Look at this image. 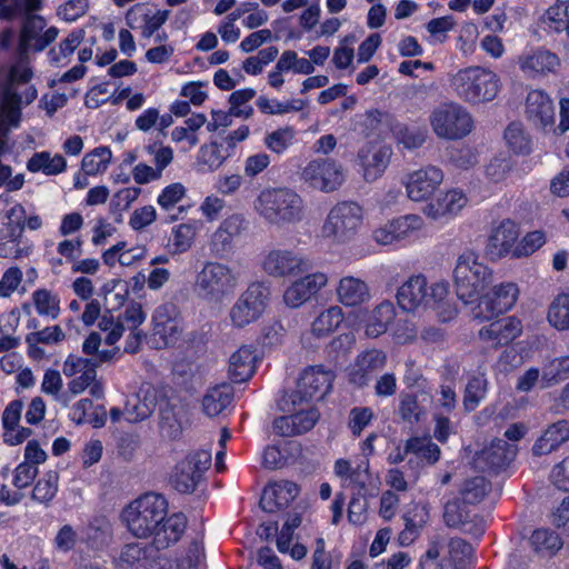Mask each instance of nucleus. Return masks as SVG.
I'll return each instance as SVG.
<instances>
[{
  "label": "nucleus",
  "instance_id": "obj_1",
  "mask_svg": "<svg viewBox=\"0 0 569 569\" xmlns=\"http://www.w3.org/2000/svg\"><path fill=\"white\" fill-rule=\"evenodd\" d=\"M128 531L139 539L151 538L156 550H164L177 543L187 528L182 512L168 513L164 496L147 492L131 501L122 511Z\"/></svg>",
  "mask_w": 569,
  "mask_h": 569
},
{
  "label": "nucleus",
  "instance_id": "obj_2",
  "mask_svg": "<svg viewBox=\"0 0 569 569\" xmlns=\"http://www.w3.org/2000/svg\"><path fill=\"white\" fill-rule=\"evenodd\" d=\"M253 207L267 223L276 227L299 223L306 214L302 197L290 188L263 189Z\"/></svg>",
  "mask_w": 569,
  "mask_h": 569
},
{
  "label": "nucleus",
  "instance_id": "obj_3",
  "mask_svg": "<svg viewBox=\"0 0 569 569\" xmlns=\"http://www.w3.org/2000/svg\"><path fill=\"white\" fill-rule=\"evenodd\" d=\"M239 284V273L229 264L206 261L194 278L193 291L207 302L220 303L233 295Z\"/></svg>",
  "mask_w": 569,
  "mask_h": 569
},
{
  "label": "nucleus",
  "instance_id": "obj_4",
  "mask_svg": "<svg viewBox=\"0 0 569 569\" xmlns=\"http://www.w3.org/2000/svg\"><path fill=\"white\" fill-rule=\"evenodd\" d=\"M451 87L462 100L480 103L492 101L500 91L501 83L496 72L482 67H469L452 77Z\"/></svg>",
  "mask_w": 569,
  "mask_h": 569
},
{
  "label": "nucleus",
  "instance_id": "obj_5",
  "mask_svg": "<svg viewBox=\"0 0 569 569\" xmlns=\"http://www.w3.org/2000/svg\"><path fill=\"white\" fill-rule=\"evenodd\" d=\"M492 272L472 251L461 253L453 269V284L457 297L463 303H471L480 298L481 292L491 281Z\"/></svg>",
  "mask_w": 569,
  "mask_h": 569
},
{
  "label": "nucleus",
  "instance_id": "obj_6",
  "mask_svg": "<svg viewBox=\"0 0 569 569\" xmlns=\"http://www.w3.org/2000/svg\"><path fill=\"white\" fill-rule=\"evenodd\" d=\"M363 222V209L356 201H340L328 212L321 232L323 238L336 243L355 239Z\"/></svg>",
  "mask_w": 569,
  "mask_h": 569
},
{
  "label": "nucleus",
  "instance_id": "obj_7",
  "mask_svg": "<svg viewBox=\"0 0 569 569\" xmlns=\"http://www.w3.org/2000/svg\"><path fill=\"white\" fill-rule=\"evenodd\" d=\"M448 293V287L443 282H435L428 286L427 278L422 274L411 276L397 291V302L403 311L412 312L437 306Z\"/></svg>",
  "mask_w": 569,
  "mask_h": 569
},
{
  "label": "nucleus",
  "instance_id": "obj_8",
  "mask_svg": "<svg viewBox=\"0 0 569 569\" xmlns=\"http://www.w3.org/2000/svg\"><path fill=\"white\" fill-rule=\"evenodd\" d=\"M270 288L266 282L256 281L239 296L229 311L234 328H244L256 322L266 311Z\"/></svg>",
  "mask_w": 569,
  "mask_h": 569
},
{
  "label": "nucleus",
  "instance_id": "obj_9",
  "mask_svg": "<svg viewBox=\"0 0 569 569\" xmlns=\"http://www.w3.org/2000/svg\"><path fill=\"white\" fill-rule=\"evenodd\" d=\"M430 123L439 138L448 140L462 139L473 128L471 114L458 103H447L435 109Z\"/></svg>",
  "mask_w": 569,
  "mask_h": 569
},
{
  "label": "nucleus",
  "instance_id": "obj_10",
  "mask_svg": "<svg viewBox=\"0 0 569 569\" xmlns=\"http://www.w3.org/2000/svg\"><path fill=\"white\" fill-rule=\"evenodd\" d=\"M262 270L277 279L296 278L312 269L311 260L302 252L287 248H272L261 260Z\"/></svg>",
  "mask_w": 569,
  "mask_h": 569
},
{
  "label": "nucleus",
  "instance_id": "obj_11",
  "mask_svg": "<svg viewBox=\"0 0 569 569\" xmlns=\"http://www.w3.org/2000/svg\"><path fill=\"white\" fill-rule=\"evenodd\" d=\"M210 449H199L190 452L179 461L171 475V485L180 493H191L198 487L203 473L211 466Z\"/></svg>",
  "mask_w": 569,
  "mask_h": 569
},
{
  "label": "nucleus",
  "instance_id": "obj_12",
  "mask_svg": "<svg viewBox=\"0 0 569 569\" xmlns=\"http://www.w3.org/2000/svg\"><path fill=\"white\" fill-rule=\"evenodd\" d=\"M301 180L321 192H333L345 182L342 164L331 158L309 161L301 171Z\"/></svg>",
  "mask_w": 569,
  "mask_h": 569
},
{
  "label": "nucleus",
  "instance_id": "obj_13",
  "mask_svg": "<svg viewBox=\"0 0 569 569\" xmlns=\"http://www.w3.org/2000/svg\"><path fill=\"white\" fill-rule=\"evenodd\" d=\"M518 296L519 289L513 282L495 286L489 293L480 298L479 303L473 308V318L489 321L509 311L515 306Z\"/></svg>",
  "mask_w": 569,
  "mask_h": 569
},
{
  "label": "nucleus",
  "instance_id": "obj_14",
  "mask_svg": "<svg viewBox=\"0 0 569 569\" xmlns=\"http://www.w3.org/2000/svg\"><path fill=\"white\" fill-rule=\"evenodd\" d=\"M333 373L320 366L306 369L298 381L297 390L291 392L289 399L292 405L322 399L331 389Z\"/></svg>",
  "mask_w": 569,
  "mask_h": 569
},
{
  "label": "nucleus",
  "instance_id": "obj_15",
  "mask_svg": "<svg viewBox=\"0 0 569 569\" xmlns=\"http://www.w3.org/2000/svg\"><path fill=\"white\" fill-rule=\"evenodd\" d=\"M47 21L39 14H26L23 17L19 43L23 50H32L34 52L43 51L58 37L59 29L57 27L47 28Z\"/></svg>",
  "mask_w": 569,
  "mask_h": 569
},
{
  "label": "nucleus",
  "instance_id": "obj_16",
  "mask_svg": "<svg viewBox=\"0 0 569 569\" xmlns=\"http://www.w3.org/2000/svg\"><path fill=\"white\" fill-rule=\"evenodd\" d=\"M387 355L382 350L368 349L359 353L348 369V379L359 388L368 386L376 375L385 368Z\"/></svg>",
  "mask_w": 569,
  "mask_h": 569
},
{
  "label": "nucleus",
  "instance_id": "obj_17",
  "mask_svg": "<svg viewBox=\"0 0 569 569\" xmlns=\"http://www.w3.org/2000/svg\"><path fill=\"white\" fill-rule=\"evenodd\" d=\"M516 62L523 76L530 79L552 73L560 64L557 54L542 48L525 50L517 57Z\"/></svg>",
  "mask_w": 569,
  "mask_h": 569
},
{
  "label": "nucleus",
  "instance_id": "obj_18",
  "mask_svg": "<svg viewBox=\"0 0 569 569\" xmlns=\"http://www.w3.org/2000/svg\"><path fill=\"white\" fill-rule=\"evenodd\" d=\"M443 181V172L436 166H427L408 174L406 191L412 201L427 200Z\"/></svg>",
  "mask_w": 569,
  "mask_h": 569
},
{
  "label": "nucleus",
  "instance_id": "obj_19",
  "mask_svg": "<svg viewBox=\"0 0 569 569\" xmlns=\"http://www.w3.org/2000/svg\"><path fill=\"white\" fill-rule=\"evenodd\" d=\"M328 283L323 272L308 273L293 281L283 292V302L289 308H299L316 296Z\"/></svg>",
  "mask_w": 569,
  "mask_h": 569
},
{
  "label": "nucleus",
  "instance_id": "obj_20",
  "mask_svg": "<svg viewBox=\"0 0 569 569\" xmlns=\"http://www.w3.org/2000/svg\"><path fill=\"white\" fill-rule=\"evenodd\" d=\"M518 452V447L503 439H495L480 451L476 462L489 472L498 473L510 466Z\"/></svg>",
  "mask_w": 569,
  "mask_h": 569
},
{
  "label": "nucleus",
  "instance_id": "obj_21",
  "mask_svg": "<svg viewBox=\"0 0 569 569\" xmlns=\"http://www.w3.org/2000/svg\"><path fill=\"white\" fill-rule=\"evenodd\" d=\"M522 332V323L516 317H506L490 322L479 330V339L492 348L509 345Z\"/></svg>",
  "mask_w": 569,
  "mask_h": 569
},
{
  "label": "nucleus",
  "instance_id": "obj_22",
  "mask_svg": "<svg viewBox=\"0 0 569 569\" xmlns=\"http://www.w3.org/2000/svg\"><path fill=\"white\" fill-rule=\"evenodd\" d=\"M391 154V149L386 146L379 147L371 143L363 146L358 151V160L365 180L372 182L379 179L389 166Z\"/></svg>",
  "mask_w": 569,
  "mask_h": 569
},
{
  "label": "nucleus",
  "instance_id": "obj_23",
  "mask_svg": "<svg viewBox=\"0 0 569 569\" xmlns=\"http://www.w3.org/2000/svg\"><path fill=\"white\" fill-rule=\"evenodd\" d=\"M520 230L518 224L510 220H502L495 227L488 238L487 253L495 258L512 256V250L518 243Z\"/></svg>",
  "mask_w": 569,
  "mask_h": 569
},
{
  "label": "nucleus",
  "instance_id": "obj_24",
  "mask_svg": "<svg viewBox=\"0 0 569 569\" xmlns=\"http://www.w3.org/2000/svg\"><path fill=\"white\" fill-rule=\"evenodd\" d=\"M299 487L289 480L270 482L262 491L260 507L266 512H277L287 508L298 496Z\"/></svg>",
  "mask_w": 569,
  "mask_h": 569
},
{
  "label": "nucleus",
  "instance_id": "obj_25",
  "mask_svg": "<svg viewBox=\"0 0 569 569\" xmlns=\"http://www.w3.org/2000/svg\"><path fill=\"white\" fill-rule=\"evenodd\" d=\"M525 112L527 119L537 127L547 128L555 123V106L543 90L535 89L528 92Z\"/></svg>",
  "mask_w": 569,
  "mask_h": 569
},
{
  "label": "nucleus",
  "instance_id": "obj_26",
  "mask_svg": "<svg viewBox=\"0 0 569 569\" xmlns=\"http://www.w3.org/2000/svg\"><path fill=\"white\" fill-rule=\"evenodd\" d=\"M319 419L317 409L301 410L290 416H282L273 421L274 433L281 437L302 435L312 429Z\"/></svg>",
  "mask_w": 569,
  "mask_h": 569
},
{
  "label": "nucleus",
  "instance_id": "obj_27",
  "mask_svg": "<svg viewBox=\"0 0 569 569\" xmlns=\"http://www.w3.org/2000/svg\"><path fill=\"white\" fill-rule=\"evenodd\" d=\"M144 320L146 313L142 310L141 303L131 301L126 306L122 311V321L126 323L124 331H129L124 346L126 352L136 353L140 349L146 335L139 329V327L144 322Z\"/></svg>",
  "mask_w": 569,
  "mask_h": 569
},
{
  "label": "nucleus",
  "instance_id": "obj_28",
  "mask_svg": "<svg viewBox=\"0 0 569 569\" xmlns=\"http://www.w3.org/2000/svg\"><path fill=\"white\" fill-rule=\"evenodd\" d=\"M467 201L468 199L461 190L452 189L429 202L425 208V213L433 220L453 217L467 204Z\"/></svg>",
  "mask_w": 569,
  "mask_h": 569
},
{
  "label": "nucleus",
  "instance_id": "obj_29",
  "mask_svg": "<svg viewBox=\"0 0 569 569\" xmlns=\"http://www.w3.org/2000/svg\"><path fill=\"white\" fill-rule=\"evenodd\" d=\"M257 350L252 346H242L229 360V376L234 383L247 381L256 371Z\"/></svg>",
  "mask_w": 569,
  "mask_h": 569
},
{
  "label": "nucleus",
  "instance_id": "obj_30",
  "mask_svg": "<svg viewBox=\"0 0 569 569\" xmlns=\"http://www.w3.org/2000/svg\"><path fill=\"white\" fill-rule=\"evenodd\" d=\"M153 547L141 542H131L122 548L118 566L120 569H153Z\"/></svg>",
  "mask_w": 569,
  "mask_h": 569
},
{
  "label": "nucleus",
  "instance_id": "obj_31",
  "mask_svg": "<svg viewBox=\"0 0 569 569\" xmlns=\"http://www.w3.org/2000/svg\"><path fill=\"white\" fill-rule=\"evenodd\" d=\"M569 440V421L559 420L550 425L532 447L535 456H543L558 449Z\"/></svg>",
  "mask_w": 569,
  "mask_h": 569
},
{
  "label": "nucleus",
  "instance_id": "obj_32",
  "mask_svg": "<svg viewBox=\"0 0 569 569\" xmlns=\"http://www.w3.org/2000/svg\"><path fill=\"white\" fill-rule=\"evenodd\" d=\"M187 189L180 182H173L164 187L157 198L161 210L168 213L169 221H176L187 212L186 206L181 204L186 198Z\"/></svg>",
  "mask_w": 569,
  "mask_h": 569
},
{
  "label": "nucleus",
  "instance_id": "obj_33",
  "mask_svg": "<svg viewBox=\"0 0 569 569\" xmlns=\"http://www.w3.org/2000/svg\"><path fill=\"white\" fill-rule=\"evenodd\" d=\"M337 295L339 301L347 307H356L370 299L368 284L363 280L352 276L340 279Z\"/></svg>",
  "mask_w": 569,
  "mask_h": 569
},
{
  "label": "nucleus",
  "instance_id": "obj_34",
  "mask_svg": "<svg viewBox=\"0 0 569 569\" xmlns=\"http://www.w3.org/2000/svg\"><path fill=\"white\" fill-rule=\"evenodd\" d=\"M22 97L16 88L2 86L0 90V124L17 128L21 120Z\"/></svg>",
  "mask_w": 569,
  "mask_h": 569
},
{
  "label": "nucleus",
  "instance_id": "obj_35",
  "mask_svg": "<svg viewBox=\"0 0 569 569\" xmlns=\"http://www.w3.org/2000/svg\"><path fill=\"white\" fill-rule=\"evenodd\" d=\"M429 512L425 506L415 503L403 515L405 529L399 535L401 545L413 542L428 522Z\"/></svg>",
  "mask_w": 569,
  "mask_h": 569
},
{
  "label": "nucleus",
  "instance_id": "obj_36",
  "mask_svg": "<svg viewBox=\"0 0 569 569\" xmlns=\"http://www.w3.org/2000/svg\"><path fill=\"white\" fill-rule=\"evenodd\" d=\"M233 400L230 385L222 383L210 388L202 399L203 412L209 417L219 416Z\"/></svg>",
  "mask_w": 569,
  "mask_h": 569
},
{
  "label": "nucleus",
  "instance_id": "obj_37",
  "mask_svg": "<svg viewBox=\"0 0 569 569\" xmlns=\"http://www.w3.org/2000/svg\"><path fill=\"white\" fill-rule=\"evenodd\" d=\"M396 317L395 306L390 301L379 303L368 317L366 323V335L370 338H377L385 333Z\"/></svg>",
  "mask_w": 569,
  "mask_h": 569
},
{
  "label": "nucleus",
  "instance_id": "obj_38",
  "mask_svg": "<svg viewBox=\"0 0 569 569\" xmlns=\"http://www.w3.org/2000/svg\"><path fill=\"white\" fill-rule=\"evenodd\" d=\"M156 397L147 393L141 397V392L129 398L124 406V419L130 423H138L148 419L156 409Z\"/></svg>",
  "mask_w": 569,
  "mask_h": 569
},
{
  "label": "nucleus",
  "instance_id": "obj_39",
  "mask_svg": "<svg viewBox=\"0 0 569 569\" xmlns=\"http://www.w3.org/2000/svg\"><path fill=\"white\" fill-rule=\"evenodd\" d=\"M86 543L93 549H100L108 543L112 536L110 521L103 517H94L82 531Z\"/></svg>",
  "mask_w": 569,
  "mask_h": 569
},
{
  "label": "nucleus",
  "instance_id": "obj_40",
  "mask_svg": "<svg viewBox=\"0 0 569 569\" xmlns=\"http://www.w3.org/2000/svg\"><path fill=\"white\" fill-rule=\"evenodd\" d=\"M345 315L338 306H332L319 313L311 323V333L317 338L332 333L343 321Z\"/></svg>",
  "mask_w": 569,
  "mask_h": 569
},
{
  "label": "nucleus",
  "instance_id": "obj_41",
  "mask_svg": "<svg viewBox=\"0 0 569 569\" xmlns=\"http://www.w3.org/2000/svg\"><path fill=\"white\" fill-rule=\"evenodd\" d=\"M32 303L40 317L57 319L60 315V298L52 291L40 288L31 295Z\"/></svg>",
  "mask_w": 569,
  "mask_h": 569
},
{
  "label": "nucleus",
  "instance_id": "obj_42",
  "mask_svg": "<svg viewBox=\"0 0 569 569\" xmlns=\"http://www.w3.org/2000/svg\"><path fill=\"white\" fill-rule=\"evenodd\" d=\"M405 453H412L428 465H435L440 459L441 450L429 438L412 437L405 443Z\"/></svg>",
  "mask_w": 569,
  "mask_h": 569
},
{
  "label": "nucleus",
  "instance_id": "obj_43",
  "mask_svg": "<svg viewBox=\"0 0 569 569\" xmlns=\"http://www.w3.org/2000/svg\"><path fill=\"white\" fill-rule=\"evenodd\" d=\"M547 319L557 330H569V291L559 293L551 301Z\"/></svg>",
  "mask_w": 569,
  "mask_h": 569
},
{
  "label": "nucleus",
  "instance_id": "obj_44",
  "mask_svg": "<svg viewBox=\"0 0 569 569\" xmlns=\"http://www.w3.org/2000/svg\"><path fill=\"white\" fill-rule=\"evenodd\" d=\"M41 7V0H0V20L11 21L20 14H34Z\"/></svg>",
  "mask_w": 569,
  "mask_h": 569
},
{
  "label": "nucleus",
  "instance_id": "obj_45",
  "mask_svg": "<svg viewBox=\"0 0 569 569\" xmlns=\"http://www.w3.org/2000/svg\"><path fill=\"white\" fill-rule=\"evenodd\" d=\"M391 130L397 143L408 150L420 148L426 141V130L416 126L396 123Z\"/></svg>",
  "mask_w": 569,
  "mask_h": 569
},
{
  "label": "nucleus",
  "instance_id": "obj_46",
  "mask_svg": "<svg viewBox=\"0 0 569 569\" xmlns=\"http://www.w3.org/2000/svg\"><path fill=\"white\" fill-rule=\"evenodd\" d=\"M490 490V482L482 476L466 479L459 489V497L463 503H479Z\"/></svg>",
  "mask_w": 569,
  "mask_h": 569
},
{
  "label": "nucleus",
  "instance_id": "obj_47",
  "mask_svg": "<svg viewBox=\"0 0 569 569\" xmlns=\"http://www.w3.org/2000/svg\"><path fill=\"white\" fill-rule=\"evenodd\" d=\"M468 503L457 496L445 505L443 519L448 527H466L470 522Z\"/></svg>",
  "mask_w": 569,
  "mask_h": 569
},
{
  "label": "nucleus",
  "instance_id": "obj_48",
  "mask_svg": "<svg viewBox=\"0 0 569 569\" xmlns=\"http://www.w3.org/2000/svg\"><path fill=\"white\" fill-rule=\"evenodd\" d=\"M515 167L513 160L509 156L493 157L485 167V176L489 183H503Z\"/></svg>",
  "mask_w": 569,
  "mask_h": 569
},
{
  "label": "nucleus",
  "instance_id": "obj_49",
  "mask_svg": "<svg viewBox=\"0 0 569 569\" xmlns=\"http://www.w3.org/2000/svg\"><path fill=\"white\" fill-rule=\"evenodd\" d=\"M112 153L108 147H98L87 153L81 162L83 172L87 176H96L107 170Z\"/></svg>",
  "mask_w": 569,
  "mask_h": 569
},
{
  "label": "nucleus",
  "instance_id": "obj_50",
  "mask_svg": "<svg viewBox=\"0 0 569 569\" xmlns=\"http://www.w3.org/2000/svg\"><path fill=\"white\" fill-rule=\"evenodd\" d=\"M391 222L399 242L416 238L423 228V219L418 214H406Z\"/></svg>",
  "mask_w": 569,
  "mask_h": 569
},
{
  "label": "nucleus",
  "instance_id": "obj_51",
  "mask_svg": "<svg viewBox=\"0 0 569 569\" xmlns=\"http://www.w3.org/2000/svg\"><path fill=\"white\" fill-rule=\"evenodd\" d=\"M530 543L535 551L553 555L562 547L561 538L552 530L537 529L530 537Z\"/></svg>",
  "mask_w": 569,
  "mask_h": 569
},
{
  "label": "nucleus",
  "instance_id": "obj_52",
  "mask_svg": "<svg viewBox=\"0 0 569 569\" xmlns=\"http://www.w3.org/2000/svg\"><path fill=\"white\" fill-rule=\"evenodd\" d=\"M84 39L83 29L72 30L66 39H63L58 48H51L48 51L49 60L59 63L62 59L70 57Z\"/></svg>",
  "mask_w": 569,
  "mask_h": 569
},
{
  "label": "nucleus",
  "instance_id": "obj_53",
  "mask_svg": "<svg viewBox=\"0 0 569 569\" xmlns=\"http://www.w3.org/2000/svg\"><path fill=\"white\" fill-rule=\"evenodd\" d=\"M59 476L57 471H48L33 487L31 498L40 503H49L57 495Z\"/></svg>",
  "mask_w": 569,
  "mask_h": 569
},
{
  "label": "nucleus",
  "instance_id": "obj_54",
  "mask_svg": "<svg viewBox=\"0 0 569 569\" xmlns=\"http://www.w3.org/2000/svg\"><path fill=\"white\" fill-rule=\"evenodd\" d=\"M231 156V152L226 149L222 150V144L211 142L204 144L199 150V163L206 166L209 171L219 169L227 158Z\"/></svg>",
  "mask_w": 569,
  "mask_h": 569
},
{
  "label": "nucleus",
  "instance_id": "obj_55",
  "mask_svg": "<svg viewBox=\"0 0 569 569\" xmlns=\"http://www.w3.org/2000/svg\"><path fill=\"white\" fill-rule=\"evenodd\" d=\"M296 130L292 127L279 128L264 137L266 147L277 154H282L293 144Z\"/></svg>",
  "mask_w": 569,
  "mask_h": 569
},
{
  "label": "nucleus",
  "instance_id": "obj_56",
  "mask_svg": "<svg viewBox=\"0 0 569 569\" xmlns=\"http://www.w3.org/2000/svg\"><path fill=\"white\" fill-rule=\"evenodd\" d=\"M256 96V90L251 88L233 91L229 97L230 113L238 118L248 119L253 113L251 106H246Z\"/></svg>",
  "mask_w": 569,
  "mask_h": 569
},
{
  "label": "nucleus",
  "instance_id": "obj_57",
  "mask_svg": "<svg viewBox=\"0 0 569 569\" xmlns=\"http://www.w3.org/2000/svg\"><path fill=\"white\" fill-rule=\"evenodd\" d=\"M569 377V356L550 360L542 370V380L547 386L556 385Z\"/></svg>",
  "mask_w": 569,
  "mask_h": 569
},
{
  "label": "nucleus",
  "instance_id": "obj_58",
  "mask_svg": "<svg viewBox=\"0 0 569 569\" xmlns=\"http://www.w3.org/2000/svg\"><path fill=\"white\" fill-rule=\"evenodd\" d=\"M505 139L516 154H527L531 150L530 140L520 123H510L505 130Z\"/></svg>",
  "mask_w": 569,
  "mask_h": 569
},
{
  "label": "nucleus",
  "instance_id": "obj_59",
  "mask_svg": "<svg viewBox=\"0 0 569 569\" xmlns=\"http://www.w3.org/2000/svg\"><path fill=\"white\" fill-rule=\"evenodd\" d=\"M487 380L483 376L472 377L465 390L463 397V406L466 410L472 411L475 410L480 401L485 398L487 391Z\"/></svg>",
  "mask_w": 569,
  "mask_h": 569
},
{
  "label": "nucleus",
  "instance_id": "obj_60",
  "mask_svg": "<svg viewBox=\"0 0 569 569\" xmlns=\"http://www.w3.org/2000/svg\"><path fill=\"white\" fill-rule=\"evenodd\" d=\"M546 243L543 231L536 230L528 232L512 250L513 258L528 257L540 249Z\"/></svg>",
  "mask_w": 569,
  "mask_h": 569
},
{
  "label": "nucleus",
  "instance_id": "obj_61",
  "mask_svg": "<svg viewBox=\"0 0 569 569\" xmlns=\"http://www.w3.org/2000/svg\"><path fill=\"white\" fill-rule=\"evenodd\" d=\"M196 224L180 223L172 228V244L178 252H186L190 249L196 237Z\"/></svg>",
  "mask_w": 569,
  "mask_h": 569
},
{
  "label": "nucleus",
  "instance_id": "obj_62",
  "mask_svg": "<svg viewBox=\"0 0 569 569\" xmlns=\"http://www.w3.org/2000/svg\"><path fill=\"white\" fill-rule=\"evenodd\" d=\"M375 418L373 410L369 407H353L349 412L348 427L351 433L359 437L365 428Z\"/></svg>",
  "mask_w": 569,
  "mask_h": 569
},
{
  "label": "nucleus",
  "instance_id": "obj_63",
  "mask_svg": "<svg viewBox=\"0 0 569 569\" xmlns=\"http://www.w3.org/2000/svg\"><path fill=\"white\" fill-rule=\"evenodd\" d=\"M124 322L122 321V312L119 313L117 319L113 316H102L99 328L102 331H107V336L104 338V342L108 346H113L116 342L120 340L122 335L124 333Z\"/></svg>",
  "mask_w": 569,
  "mask_h": 569
},
{
  "label": "nucleus",
  "instance_id": "obj_64",
  "mask_svg": "<svg viewBox=\"0 0 569 569\" xmlns=\"http://www.w3.org/2000/svg\"><path fill=\"white\" fill-rule=\"evenodd\" d=\"M423 410L420 407L417 396L412 393H402L400 396L399 415L401 419L409 423H415L420 420Z\"/></svg>",
  "mask_w": 569,
  "mask_h": 569
}]
</instances>
